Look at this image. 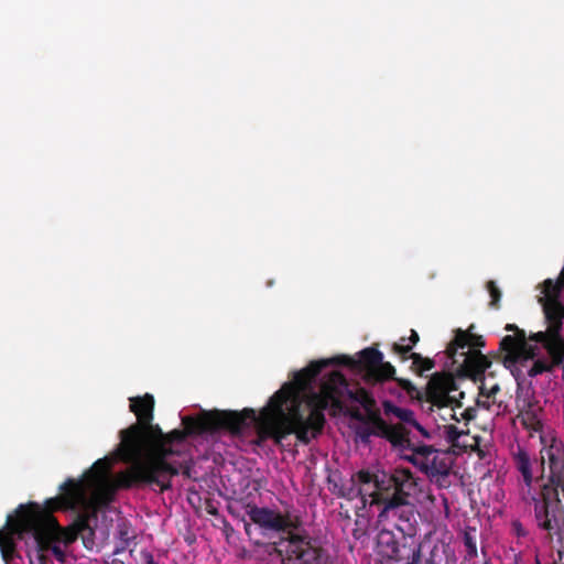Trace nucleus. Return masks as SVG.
<instances>
[{
    "label": "nucleus",
    "mask_w": 564,
    "mask_h": 564,
    "mask_svg": "<svg viewBox=\"0 0 564 564\" xmlns=\"http://www.w3.org/2000/svg\"><path fill=\"white\" fill-rule=\"evenodd\" d=\"M332 360L311 361L305 368L294 372L293 381L284 383L269 400L260 414L252 421L262 438H272L281 443L288 435L308 444L323 431L326 419L324 411L332 403L340 406V399L347 390L345 376L332 371L321 384L319 392H305Z\"/></svg>",
    "instance_id": "nucleus-1"
},
{
    "label": "nucleus",
    "mask_w": 564,
    "mask_h": 564,
    "mask_svg": "<svg viewBox=\"0 0 564 564\" xmlns=\"http://www.w3.org/2000/svg\"><path fill=\"white\" fill-rule=\"evenodd\" d=\"M118 452L120 459L130 466L117 475L118 488L133 487L160 488L166 491L172 488V478L178 475V469L169 460L170 457L182 454L180 448L165 446V436L159 425L144 424L140 435L119 434Z\"/></svg>",
    "instance_id": "nucleus-2"
},
{
    "label": "nucleus",
    "mask_w": 564,
    "mask_h": 564,
    "mask_svg": "<svg viewBox=\"0 0 564 564\" xmlns=\"http://www.w3.org/2000/svg\"><path fill=\"white\" fill-rule=\"evenodd\" d=\"M118 452L120 459L130 466L117 475L118 488L133 487L160 488L166 491L172 488V478L178 475V469L169 460L170 457L182 454L180 448L165 446V436L159 425L144 424L140 435L119 434Z\"/></svg>",
    "instance_id": "nucleus-3"
},
{
    "label": "nucleus",
    "mask_w": 564,
    "mask_h": 564,
    "mask_svg": "<svg viewBox=\"0 0 564 564\" xmlns=\"http://www.w3.org/2000/svg\"><path fill=\"white\" fill-rule=\"evenodd\" d=\"M61 490V496L46 499L43 507L37 502L20 505L15 517L8 518V524L15 532L32 533L41 552H51L58 562L64 563L65 553L59 546L64 532L53 513L78 508L84 492L73 480L65 481Z\"/></svg>",
    "instance_id": "nucleus-4"
},
{
    "label": "nucleus",
    "mask_w": 564,
    "mask_h": 564,
    "mask_svg": "<svg viewBox=\"0 0 564 564\" xmlns=\"http://www.w3.org/2000/svg\"><path fill=\"white\" fill-rule=\"evenodd\" d=\"M541 475L536 481H542L539 492L531 496L534 507V518L539 529L546 532L552 540L556 536L564 540V447L553 438L550 445L541 448Z\"/></svg>",
    "instance_id": "nucleus-5"
},
{
    "label": "nucleus",
    "mask_w": 564,
    "mask_h": 564,
    "mask_svg": "<svg viewBox=\"0 0 564 564\" xmlns=\"http://www.w3.org/2000/svg\"><path fill=\"white\" fill-rule=\"evenodd\" d=\"M256 419V411L246 408L242 411L214 410L203 412L197 417L185 416L182 419L183 430H173L166 433L165 446L178 448L188 435H202L218 431H228L231 434H241L242 431L252 424Z\"/></svg>",
    "instance_id": "nucleus-6"
},
{
    "label": "nucleus",
    "mask_w": 564,
    "mask_h": 564,
    "mask_svg": "<svg viewBox=\"0 0 564 564\" xmlns=\"http://www.w3.org/2000/svg\"><path fill=\"white\" fill-rule=\"evenodd\" d=\"M247 514L254 524L259 525L264 531L288 532V536L280 538V540L276 542L264 544L265 552L269 555L276 554L281 558V564H285V556L283 553H279L278 551V549L281 546L280 543L282 541H289L293 536L310 540L311 545L319 550L321 563L324 562L323 547L306 532H300V529L303 525V520L301 514L294 509H285L284 512H280L267 507L248 505Z\"/></svg>",
    "instance_id": "nucleus-7"
},
{
    "label": "nucleus",
    "mask_w": 564,
    "mask_h": 564,
    "mask_svg": "<svg viewBox=\"0 0 564 564\" xmlns=\"http://www.w3.org/2000/svg\"><path fill=\"white\" fill-rule=\"evenodd\" d=\"M329 360L330 365H341L361 372L368 384L384 383L395 375L394 367L390 362H384L383 354L375 347L362 349L358 358L341 355Z\"/></svg>",
    "instance_id": "nucleus-8"
},
{
    "label": "nucleus",
    "mask_w": 564,
    "mask_h": 564,
    "mask_svg": "<svg viewBox=\"0 0 564 564\" xmlns=\"http://www.w3.org/2000/svg\"><path fill=\"white\" fill-rule=\"evenodd\" d=\"M545 330L532 333L529 339L543 346L546 352L554 355L555 362H564V337L562 336L564 321V304L547 303L542 305Z\"/></svg>",
    "instance_id": "nucleus-9"
},
{
    "label": "nucleus",
    "mask_w": 564,
    "mask_h": 564,
    "mask_svg": "<svg viewBox=\"0 0 564 564\" xmlns=\"http://www.w3.org/2000/svg\"><path fill=\"white\" fill-rule=\"evenodd\" d=\"M110 459L99 458L85 473L83 479H72L80 486L84 492V498L78 502V507L85 503L88 491H91L95 502L99 506H106L113 499L116 487L110 479Z\"/></svg>",
    "instance_id": "nucleus-10"
},
{
    "label": "nucleus",
    "mask_w": 564,
    "mask_h": 564,
    "mask_svg": "<svg viewBox=\"0 0 564 564\" xmlns=\"http://www.w3.org/2000/svg\"><path fill=\"white\" fill-rule=\"evenodd\" d=\"M425 400L437 408H462V399L465 393L459 391V387L452 373L435 372L429 380L425 389Z\"/></svg>",
    "instance_id": "nucleus-11"
},
{
    "label": "nucleus",
    "mask_w": 564,
    "mask_h": 564,
    "mask_svg": "<svg viewBox=\"0 0 564 564\" xmlns=\"http://www.w3.org/2000/svg\"><path fill=\"white\" fill-rule=\"evenodd\" d=\"M379 507L381 509L378 513V523L392 522L403 534H411L414 531V506L408 498L388 496Z\"/></svg>",
    "instance_id": "nucleus-12"
},
{
    "label": "nucleus",
    "mask_w": 564,
    "mask_h": 564,
    "mask_svg": "<svg viewBox=\"0 0 564 564\" xmlns=\"http://www.w3.org/2000/svg\"><path fill=\"white\" fill-rule=\"evenodd\" d=\"M404 458L431 479L448 476L451 471V463L446 453L434 448L432 445H417L413 448V453L405 455Z\"/></svg>",
    "instance_id": "nucleus-13"
},
{
    "label": "nucleus",
    "mask_w": 564,
    "mask_h": 564,
    "mask_svg": "<svg viewBox=\"0 0 564 564\" xmlns=\"http://www.w3.org/2000/svg\"><path fill=\"white\" fill-rule=\"evenodd\" d=\"M382 470H370L360 469L351 476L350 482H357L358 489L360 490V500L365 507L368 503L372 506H380L386 497V486L381 480Z\"/></svg>",
    "instance_id": "nucleus-14"
},
{
    "label": "nucleus",
    "mask_w": 564,
    "mask_h": 564,
    "mask_svg": "<svg viewBox=\"0 0 564 564\" xmlns=\"http://www.w3.org/2000/svg\"><path fill=\"white\" fill-rule=\"evenodd\" d=\"M280 544L278 551L285 556V564H323L319 558V550L312 546L307 539L293 536Z\"/></svg>",
    "instance_id": "nucleus-15"
},
{
    "label": "nucleus",
    "mask_w": 564,
    "mask_h": 564,
    "mask_svg": "<svg viewBox=\"0 0 564 564\" xmlns=\"http://www.w3.org/2000/svg\"><path fill=\"white\" fill-rule=\"evenodd\" d=\"M500 349L505 352L506 367L516 366L534 357V350L528 345L524 332H519L518 336H505L500 341Z\"/></svg>",
    "instance_id": "nucleus-16"
},
{
    "label": "nucleus",
    "mask_w": 564,
    "mask_h": 564,
    "mask_svg": "<svg viewBox=\"0 0 564 564\" xmlns=\"http://www.w3.org/2000/svg\"><path fill=\"white\" fill-rule=\"evenodd\" d=\"M381 477L386 491L389 497L408 498L411 490L416 486L415 478L412 471L408 468H395L392 474H387L382 470Z\"/></svg>",
    "instance_id": "nucleus-17"
},
{
    "label": "nucleus",
    "mask_w": 564,
    "mask_h": 564,
    "mask_svg": "<svg viewBox=\"0 0 564 564\" xmlns=\"http://www.w3.org/2000/svg\"><path fill=\"white\" fill-rule=\"evenodd\" d=\"M130 411L135 414L138 421L129 427L121 430L120 434L140 435L142 426L153 421V395L145 393L143 397L130 398Z\"/></svg>",
    "instance_id": "nucleus-18"
},
{
    "label": "nucleus",
    "mask_w": 564,
    "mask_h": 564,
    "mask_svg": "<svg viewBox=\"0 0 564 564\" xmlns=\"http://www.w3.org/2000/svg\"><path fill=\"white\" fill-rule=\"evenodd\" d=\"M462 361L458 360V371L473 380L484 378L485 371L491 366V360L479 350H466L458 354Z\"/></svg>",
    "instance_id": "nucleus-19"
},
{
    "label": "nucleus",
    "mask_w": 564,
    "mask_h": 564,
    "mask_svg": "<svg viewBox=\"0 0 564 564\" xmlns=\"http://www.w3.org/2000/svg\"><path fill=\"white\" fill-rule=\"evenodd\" d=\"M473 328L474 326H470L467 330L460 328L455 330V336L445 350L447 358L451 359L453 364H458L456 357L459 350H477L476 348L485 346L484 337L473 334Z\"/></svg>",
    "instance_id": "nucleus-20"
},
{
    "label": "nucleus",
    "mask_w": 564,
    "mask_h": 564,
    "mask_svg": "<svg viewBox=\"0 0 564 564\" xmlns=\"http://www.w3.org/2000/svg\"><path fill=\"white\" fill-rule=\"evenodd\" d=\"M379 437L386 438L394 447L400 449H408L413 453V448L417 445L412 443L410 432L403 424H386L382 432H379Z\"/></svg>",
    "instance_id": "nucleus-21"
},
{
    "label": "nucleus",
    "mask_w": 564,
    "mask_h": 564,
    "mask_svg": "<svg viewBox=\"0 0 564 564\" xmlns=\"http://www.w3.org/2000/svg\"><path fill=\"white\" fill-rule=\"evenodd\" d=\"M386 556L389 561L394 563L406 561L405 564H420L422 560V549L420 544H398L389 552H386Z\"/></svg>",
    "instance_id": "nucleus-22"
},
{
    "label": "nucleus",
    "mask_w": 564,
    "mask_h": 564,
    "mask_svg": "<svg viewBox=\"0 0 564 564\" xmlns=\"http://www.w3.org/2000/svg\"><path fill=\"white\" fill-rule=\"evenodd\" d=\"M540 459H541V457L538 460H535L536 470H539L540 474L534 478L532 463H531L529 454L525 451L520 449L518 452V454L514 456L516 467H517L518 471L521 474L523 482H524L525 487L528 488L529 492L532 488L533 482L534 481L538 482L536 478L541 475V469L539 466Z\"/></svg>",
    "instance_id": "nucleus-23"
},
{
    "label": "nucleus",
    "mask_w": 564,
    "mask_h": 564,
    "mask_svg": "<svg viewBox=\"0 0 564 564\" xmlns=\"http://www.w3.org/2000/svg\"><path fill=\"white\" fill-rule=\"evenodd\" d=\"M564 289V268L561 270L560 276L556 281L552 279H546L543 282L542 293L543 296L540 297L539 302L541 305L547 303H561L560 296L562 290Z\"/></svg>",
    "instance_id": "nucleus-24"
},
{
    "label": "nucleus",
    "mask_w": 564,
    "mask_h": 564,
    "mask_svg": "<svg viewBox=\"0 0 564 564\" xmlns=\"http://www.w3.org/2000/svg\"><path fill=\"white\" fill-rule=\"evenodd\" d=\"M383 412L386 415H393L399 419L401 422L406 423L409 425L415 420L414 412L410 409L397 406L393 402L389 400H384L382 402Z\"/></svg>",
    "instance_id": "nucleus-25"
},
{
    "label": "nucleus",
    "mask_w": 564,
    "mask_h": 564,
    "mask_svg": "<svg viewBox=\"0 0 564 564\" xmlns=\"http://www.w3.org/2000/svg\"><path fill=\"white\" fill-rule=\"evenodd\" d=\"M551 360L546 361L543 359H538L533 362L532 367L529 369L528 375L529 377H536L539 375H542L544 372L552 371L555 367H560L563 362H555L554 355L551 352H547Z\"/></svg>",
    "instance_id": "nucleus-26"
},
{
    "label": "nucleus",
    "mask_w": 564,
    "mask_h": 564,
    "mask_svg": "<svg viewBox=\"0 0 564 564\" xmlns=\"http://www.w3.org/2000/svg\"><path fill=\"white\" fill-rule=\"evenodd\" d=\"M410 359H412V369L419 376H422L425 371H430L435 367V362L433 359L423 357L417 352H411Z\"/></svg>",
    "instance_id": "nucleus-27"
},
{
    "label": "nucleus",
    "mask_w": 564,
    "mask_h": 564,
    "mask_svg": "<svg viewBox=\"0 0 564 564\" xmlns=\"http://www.w3.org/2000/svg\"><path fill=\"white\" fill-rule=\"evenodd\" d=\"M362 424L378 429V432H382L386 427L387 422L381 417L378 410L368 409L367 414H364Z\"/></svg>",
    "instance_id": "nucleus-28"
},
{
    "label": "nucleus",
    "mask_w": 564,
    "mask_h": 564,
    "mask_svg": "<svg viewBox=\"0 0 564 564\" xmlns=\"http://www.w3.org/2000/svg\"><path fill=\"white\" fill-rule=\"evenodd\" d=\"M389 380H393L401 387L409 397L412 399H416L421 401L423 399V392H421L410 380L403 378H389Z\"/></svg>",
    "instance_id": "nucleus-29"
},
{
    "label": "nucleus",
    "mask_w": 564,
    "mask_h": 564,
    "mask_svg": "<svg viewBox=\"0 0 564 564\" xmlns=\"http://www.w3.org/2000/svg\"><path fill=\"white\" fill-rule=\"evenodd\" d=\"M378 542H379V545L384 550V553L389 552L392 547L400 544L398 542V540L395 539L394 534L392 533V531L387 530V529H382L380 531L379 536H378Z\"/></svg>",
    "instance_id": "nucleus-30"
},
{
    "label": "nucleus",
    "mask_w": 564,
    "mask_h": 564,
    "mask_svg": "<svg viewBox=\"0 0 564 564\" xmlns=\"http://www.w3.org/2000/svg\"><path fill=\"white\" fill-rule=\"evenodd\" d=\"M356 435L360 440L361 443L368 444L370 442V437L372 435L379 436L378 429L361 424L356 429Z\"/></svg>",
    "instance_id": "nucleus-31"
},
{
    "label": "nucleus",
    "mask_w": 564,
    "mask_h": 564,
    "mask_svg": "<svg viewBox=\"0 0 564 564\" xmlns=\"http://www.w3.org/2000/svg\"><path fill=\"white\" fill-rule=\"evenodd\" d=\"M464 545L466 549V558L471 560L477 556V543L475 536L470 532L464 533Z\"/></svg>",
    "instance_id": "nucleus-32"
},
{
    "label": "nucleus",
    "mask_w": 564,
    "mask_h": 564,
    "mask_svg": "<svg viewBox=\"0 0 564 564\" xmlns=\"http://www.w3.org/2000/svg\"><path fill=\"white\" fill-rule=\"evenodd\" d=\"M401 343H394L392 346V350L394 354L400 356L402 360L410 359V355L412 352V345H404L405 337H401Z\"/></svg>",
    "instance_id": "nucleus-33"
},
{
    "label": "nucleus",
    "mask_w": 564,
    "mask_h": 564,
    "mask_svg": "<svg viewBox=\"0 0 564 564\" xmlns=\"http://www.w3.org/2000/svg\"><path fill=\"white\" fill-rule=\"evenodd\" d=\"M487 290L491 297L490 306L497 308L499 306V301L501 299V291L499 290L495 281L487 282Z\"/></svg>",
    "instance_id": "nucleus-34"
},
{
    "label": "nucleus",
    "mask_w": 564,
    "mask_h": 564,
    "mask_svg": "<svg viewBox=\"0 0 564 564\" xmlns=\"http://www.w3.org/2000/svg\"><path fill=\"white\" fill-rule=\"evenodd\" d=\"M340 495L349 500L360 498V490L358 489L357 482H351L349 487H343Z\"/></svg>",
    "instance_id": "nucleus-35"
},
{
    "label": "nucleus",
    "mask_w": 564,
    "mask_h": 564,
    "mask_svg": "<svg viewBox=\"0 0 564 564\" xmlns=\"http://www.w3.org/2000/svg\"><path fill=\"white\" fill-rule=\"evenodd\" d=\"M500 391V387L498 383H495L490 388H487L482 382L479 387V397H485L486 399L494 398Z\"/></svg>",
    "instance_id": "nucleus-36"
},
{
    "label": "nucleus",
    "mask_w": 564,
    "mask_h": 564,
    "mask_svg": "<svg viewBox=\"0 0 564 564\" xmlns=\"http://www.w3.org/2000/svg\"><path fill=\"white\" fill-rule=\"evenodd\" d=\"M462 435V432L457 429L455 425H446L445 426V438L449 443H455L459 436Z\"/></svg>",
    "instance_id": "nucleus-37"
},
{
    "label": "nucleus",
    "mask_w": 564,
    "mask_h": 564,
    "mask_svg": "<svg viewBox=\"0 0 564 564\" xmlns=\"http://www.w3.org/2000/svg\"><path fill=\"white\" fill-rule=\"evenodd\" d=\"M358 401L364 405L366 410L375 408L376 401L365 390H360V398Z\"/></svg>",
    "instance_id": "nucleus-38"
},
{
    "label": "nucleus",
    "mask_w": 564,
    "mask_h": 564,
    "mask_svg": "<svg viewBox=\"0 0 564 564\" xmlns=\"http://www.w3.org/2000/svg\"><path fill=\"white\" fill-rule=\"evenodd\" d=\"M177 469L178 474L181 473L185 478L191 479L192 478V464L189 462H182L178 466L173 464Z\"/></svg>",
    "instance_id": "nucleus-39"
},
{
    "label": "nucleus",
    "mask_w": 564,
    "mask_h": 564,
    "mask_svg": "<svg viewBox=\"0 0 564 564\" xmlns=\"http://www.w3.org/2000/svg\"><path fill=\"white\" fill-rule=\"evenodd\" d=\"M477 415V410L473 406H468L466 408L462 413H460V416L463 420L469 422L471 420H474Z\"/></svg>",
    "instance_id": "nucleus-40"
},
{
    "label": "nucleus",
    "mask_w": 564,
    "mask_h": 564,
    "mask_svg": "<svg viewBox=\"0 0 564 564\" xmlns=\"http://www.w3.org/2000/svg\"><path fill=\"white\" fill-rule=\"evenodd\" d=\"M411 426L417 430L422 436L430 437V433L416 420L412 422Z\"/></svg>",
    "instance_id": "nucleus-41"
},
{
    "label": "nucleus",
    "mask_w": 564,
    "mask_h": 564,
    "mask_svg": "<svg viewBox=\"0 0 564 564\" xmlns=\"http://www.w3.org/2000/svg\"><path fill=\"white\" fill-rule=\"evenodd\" d=\"M505 329L508 332H514L516 336L519 335V332H524L523 329H520L516 324H507Z\"/></svg>",
    "instance_id": "nucleus-42"
},
{
    "label": "nucleus",
    "mask_w": 564,
    "mask_h": 564,
    "mask_svg": "<svg viewBox=\"0 0 564 564\" xmlns=\"http://www.w3.org/2000/svg\"><path fill=\"white\" fill-rule=\"evenodd\" d=\"M409 340H410L412 347L414 345H416L417 341L420 340L419 334L414 329H411V335L409 337Z\"/></svg>",
    "instance_id": "nucleus-43"
},
{
    "label": "nucleus",
    "mask_w": 564,
    "mask_h": 564,
    "mask_svg": "<svg viewBox=\"0 0 564 564\" xmlns=\"http://www.w3.org/2000/svg\"><path fill=\"white\" fill-rule=\"evenodd\" d=\"M350 416H351L354 420H356V421H358V422L362 423L364 414H362L359 410H355V411H352V412L350 413Z\"/></svg>",
    "instance_id": "nucleus-44"
},
{
    "label": "nucleus",
    "mask_w": 564,
    "mask_h": 564,
    "mask_svg": "<svg viewBox=\"0 0 564 564\" xmlns=\"http://www.w3.org/2000/svg\"><path fill=\"white\" fill-rule=\"evenodd\" d=\"M481 397H479L476 401L477 405L480 408H484L486 410L490 409V402L488 400H481Z\"/></svg>",
    "instance_id": "nucleus-45"
},
{
    "label": "nucleus",
    "mask_w": 564,
    "mask_h": 564,
    "mask_svg": "<svg viewBox=\"0 0 564 564\" xmlns=\"http://www.w3.org/2000/svg\"><path fill=\"white\" fill-rule=\"evenodd\" d=\"M145 564H158V563L154 561L152 554L149 553L145 556Z\"/></svg>",
    "instance_id": "nucleus-46"
},
{
    "label": "nucleus",
    "mask_w": 564,
    "mask_h": 564,
    "mask_svg": "<svg viewBox=\"0 0 564 564\" xmlns=\"http://www.w3.org/2000/svg\"><path fill=\"white\" fill-rule=\"evenodd\" d=\"M120 538L122 541L128 542L129 541L128 532L124 530H120Z\"/></svg>",
    "instance_id": "nucleus-47"
},
{
    "label": "nucleus",
    "mask_w": 564,
    "mask_h": 564,
    "mask_svg": "<svg viewBox=\"0 0 564 564\" xmlns=\"http://www.w3.org/2000/svg\"><path fill=\"white\" fill-rule=\"evenodd\" d=\"M245 531L248 535L251 534V524L250 523H247V522L245 523Z\"/></svg>",
    "instance_id": "nucleus-48"
},
{
    "label": "nucleus",
    "mask_w": 564,
    "mask_h": 564,
    "mask_svg": "<svg viewBox=\"0 0 564 564\" xmlns=\"http://www.w3.org/2000/svg\"><path fill=\"white\" fill-rule=\"evenodd\" d=\"M425 564H436L435 561L433 558H427L425 561Z\"/></svg>",
    "instance_id": "nucleus-49"
},
{
    "label": "nucleus",
    "mask_w": 564,
    "mask_h": 564,
    "mask_svg": "<svg viewBox=\"0 0 564 564\" xmlns=\"http://www.w3.org/2000/svg\"><path fill=\"white\" fill-rule=\"evenodd\" d=\"M452 417H453L455 421L459 422V419L456 416V414H455V413L452 415Z\"/></svg>",
    "instance_id": "nucleus-50"
}]
</instances>
